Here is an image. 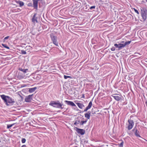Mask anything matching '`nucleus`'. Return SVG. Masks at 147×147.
I'll return each mask as SVG.
<instances>
[{"mask_svg":"<svg viewBox=\"0 0 147 147\" xmlns=\"http://www.w3.org/2000/svg\"><path fill=\"white\" fill-rule=\"evenodd\" d=\"M1 98L4 101L7 105H9L8 103L13 104L15 102L14 99H12L9 96H5V95H1Z\"/></svg>","mask_w":147,"mask_h":147,"instance_id":"nucleus-1","label":"nucleus"},{"mask_svg":"<svg viewBox=\"0 0 147 147\" xmlns=\"http://www.w3.org/2000/svg\"><path fill=\"white\" fill-rule=\"evenodd\" d=\"M49 105L54 107L60 109H62L64 108L62 103H61L59 100L51 101L49 103Z\"/></svg>","mask_w":147,"mask_h":147,"instance_id":"nucleus-2","label":"nucleus"},{"mask_svg":"<svg viewBox=\"0 0 147 147\" xmlns=\"http://www.w3.org/2000/svg\"><path fill=\"white\" fill-rule=\"evenodd\" d=\"M141 16L143 20V21H144L146 19V16L147 15V11L145 8H142L141 9Z\"/></svg>","mask_w":147,"mask_h":147,"instance_id":"nucleus-3","label":"nucleus"},{"mask_svg":"<svg viewBox=\"0 0 147 147\" xmlns=\"http://www.w3.org/2000/svg\"><path fill=\"white\" fill-rule=\"evenodd\" d=\"M50 37L53 43L56 46H58V43L57 40V38L53 34H50Z\"/></svg>","mask_w":147,"mask_h":147,"instance_id":"nucleus-4","label":"nucleus"},{"mask_svg":"<svg viewBox=\"0 0 147 147\" xmlns=\"http://www.w3.org/2000/svg\"><path fill=\"white\" fill-rule=\"evenodd\" d=\"M128 122L129 123V124L127 127V129L128 130H130L133 127L134 122L132 120L130 119L128 120Z\"/></svg>","mask_w":147,"mask_h":147,"instance_id":"nucleus-5","label":"nucleus"},{"mask_svg":"<svg viewBox=\"0 0 147 147\" xmlns=\"http://www.w3.org/2000/svg\"><path fill=\"white\" fill-rule=\"evenodd\" d=\"M75 129L76 130L78 134H80L81 135H83L85 133V131L84 129H79L77 127H75Z\"/></svg>","mask_w":147,"mask_h":147,"instance_id":"nucleus-6","label":"nucleus"},{"mask_svg":"<svg viewBox=\"0 0 147 147\" xmlns=\"http://www.w3.org/2000/svg\"><path fill=\"white\" fill-rule=\"evenodd\" d=\"M33 95V94H32L26 96L25 99V101L28 102H31L32 100V96Z\"/></svg>","mask_w":147,"mask_h":147,"instance_id":"nucleus-7","label":"nucleus"},{"mask_svg":"<svg viewBox=\"0 0 147 147\" xmlns=\"http://www.w3.org/2000/svg\"><path fill=\"white\" fill-rule=\"evenodd\" d=\"M114 46L116 48H118L119 50H120L125 47L123 44L121 43H119L118 44H115L114 45Z\"/></svg>","mask_w":147,"mask_h":147,"instance_id":"nucleus-8","label":"nucleus"},{"mask_svg":"<svg viewBox=\"0 0 147 147\" xmlns=\"http://www.w3.org/2000/svg\"><path fill=\"white\" fill-rule=\"evenodd\" d=\"M112 96L117 101L120 100L121 98V97L118 96L117 94H115L112 95Z\"/></svg>","mask_w":147,"mask_h":147,"instance_id":"nucleus-9","label":"nucleus"},{"mask_svg":"<svg viewBox=\"0 0 147 147\" xmlns=\"http://www.w3.org/2000/svg\"><path fill=\"white\" fill-rule=\"evenodd\" d=\"M65 102L68 105H70L73 107H76V106L75 104L72 101L68 100H65Z\"/></svg>","mask_w":147,"mask_h":147,"instance_id":"nucleus-10","label":"nucleus"},{"mask_svg":"<svg viewBox=\"0 0 147 147\" xmlns=\"http://www.w3.org/2000/svg\"><path fill=\"white\" fill-rule=\"evenodd\" d=\"M38 0H32L33 7L35 9H37L38 8Z\"/></svg>","mask_w":147,"mask_h":147,"instance_id":"nucleus-11","label":"nucleus"},{"mask_svg":"<svg viewBox=\"0 0 147 147\" xmlns=\"http://www.w3.org/2000/svg\"><path fill=\"white\" fill-rule=\"evenodd\" d=\"M92 101L90 102L89 103L88 105L86 107V109H85L84 111V112L86 111L88 109H90L92 105Z\"/></svg>","mask_w":147,"mask_h":147,"instance_id":"nucleus-12","label":"nucleus"},{"mask_svg":"<svg viewBox=\"0 0 147 147\" xmlns=\"http://www.w3.org/2000/svg\"><path fill=\"white\" fill-rule=\"evenodd\" d=\"M37 15V13H35L34 15L33 18L32 19V21L34 23H35V22L37 23L38 21L37 20V18L36 17Z\"/></svg>","mask_w":147,"mask_h":147,"instance_id":"nucleus-13","label":"nucleus"},{"mask_svg":"<svg viewBox=\"0 0 147 147\" xmlns=\"http://www.w3.org/2000/svg\"><path fill=\"white\" fill-rule=\"evenodd\" d=\"M76 104L78 107L81 109H82L84 107V105L82 104L79 103H76Z\"/></svg>","mask_w":147,"mask_h":147,"instance_id":"nucleus-14","label":"nucleus"},{"mask_svg":"<svg viewBox=\"0 0 147 147\" xmlns=\"http://www.w3.org/2000/svg\"><path fill=\"white\" fill-rule=\"evenodd\" d=\"M36 89V87H34L33 88H29V92L30 93H32L34 92Z\"/></svg>","mask_w":147,"mask_h":147,"instance_id":"nucleus-15","label":"nucleus"},{"mask_svg":"<svg viewBox=\"0 0 147 147\" xmlns=\"http://www.w3.org/2000/svg\"><path fill=\"white\" fill-rule=\"evenodd\" d=\"M19 70L23 72L25 74L26 73L27 71L28 70V69H22V68H19Z\"/></svg>","mask_w":147,"mask_h":147,"instance_id":"nucleus-16","label":"nucleus"},{"mask_svg":"<svg viewBox=\"0 0 147 147\" xmlns=\"http://www.w3.org/2000/svg\"><path fill=\"white\" fill-rule=\"evenodd\" d=\"M131 41H126L125 42V43L123 44L125 47L126 46L128 45H129L131 43Z\"/></svg>","mask_w":147,"mask_h":147,"instance_id":"nucleus-17","label":"nucleus"},{"mask_svg":"<svg viewBox=\"0 0 147 147\" xmlns=\"http://www.w3.org/2000/svg\"><path fill=\"white\" fill-rule=\"evenodd\" d=\"M139 131H138L137 129H136V131L135 132V135L137 136V137H140V135H139Z\"/></svg>","mask_w":147,"mask_h":147,"instance_id":"nucleus-18","label":"nucleus"},{"mask_svg":"<svg viewBox=\"0 0 147 147\" xmlns=\"http://www.w3.org/2000/svg\"><path fill=\"white\" fill-rule=\"evenodd\" d=\"M87 119H86L84 121H81L80 123V125H83L84 124L86 123L87 122Z\"/></svg>","mask_w":147,"mask_h":147,"instance_id":"nucleus-19","label":"nucleus"},{"mask_svg":"<svg viewBox=\"0 0 147 147\" xmlns=\"http://www.w3.org/2000/svg\"><path fill=\"white\" fill-rule=\"evenodd\" d=\"M84 115L85 117L88 119H90V115L89 114L86 113Z\"/></svg>","mask_w":147,"mask_h":147,"instance_id":"nucleus-20","label":"nucleus"},{"mask_svg":"<svg viewBox=\"0 0 147 147\" xmlns=\"http://www.w3.org/2000/svg\"><path fill=\"white\" fill-rule=\"evenodd\" d=\"M80 123V120H77L75 121V122L74 123V124L75 125L77 126V124H78Z\"/></svg>","mask_w":147,"mask_h":147,"instance_id":"nucleus-21","label":"nucleus"},{"mask_svg":"<svg viewBox=\"0 0 147 147\" xmlns=\"http://www.w3.org/2000/svg\"><path fill=\"white\" fill-rule=\"evenodd\" d=\"M1 45L4 47L7 48V49H9V47H8L6 45L2 43L1 44Z\"/></svg>","mask_w":147,"mask_h":147,"instance_id":"nucleus-22","label":"nucleus"},{"mask_svg":"<svg viewBox=\"0 0 147 147\" xmlns=\"http://www.w3.org/2000/svg\"><path fill=\"white\" fill-rule=\"evenodd\" d=\"M14 124L13 123V124H10V125H7V129H9L10 127H12Z\"/></svg>","mask_w":147,"mask_h":147,"instance_id":"nucleus-23","label":"nucleus"},{"mask_svg":"<svg viewBox=\"0 0 147 147\" xmlns=\"http://www.w3.org/2000/svg\"><path fill=\"white\" fill-rule=\"evenodd\" d=\"M19 4L20 5V6L21 7L24 5V3L23 2L21 1Z\"/></svg>","mask_w":147,"mask_h":147,"instance_id":"nucleus-24","label":"nucleus"},{"mask_svg":"<svg viewBox=\"0 0 147 147\" xmlns=\"http://www.w3.org/2000/svg\"><path fill=\"white\" fill-rule=\"evenodd\" d=\"M21 54H22L25 55L26 54V51L24 50H22L21 51Z\"/></svg>","mask_w":147,"mask_h":147,"instance_id":"nucleus-25","label":"nucleus"},{"mask_svg":"<svg viewBox=\"0 0 147 147\" xmlns=\"http://www.w3.org/2000/svg\"><path fill=\"white\" fill-rule=\"evenodd\" d=\"M123 142L122 141L119 145V147H123Z\"/></svg>","mask_w":147,"mask_h":147,"instance_id":"nucleus-26","label":"nucleus"},{"mask_svg":"<svg viewBox=\"0 0 147 147\" xmlns=\"http://www.w3.org/2000/svg\"><path fill=\"white\" fill-rule=\"evenodd\" d=\"M71 78V77H70V76H65V75H64V78L65 79H67V78Z\"/></svg>","mask_w":147,"mask_h":147,"instance_id":"nucleus-27","label":"nucleus"},{"mask_svg":"<svg viewBox=\"0 0 147 147\" xmlns=\"http://www.w3.org/2000/svg\"><path fill=\"white\" fill-rule=\"evenodd\" d=\"M26 140L25 138H22V143H25V142H26Z\"/></svg>","mask_w":147,"mask_h":147,"instance_id":"nucleus-28","label":"nucleus"},{"mask_svg":"<svg viewBox=\"0 0 147 147\" xmlns=\"http://www.w3.org/2000/svg\"><path fill=\"white\" fill-rule=\"evenodd\" d=\"M9 36H7L5 37L3 39V42H5V40L9 38Z\"/></svg>","mask_w":147,"mask_h":147,"instance_id":"nucleus-29","label":"nucleus"},{"mask_svg":"<svg viewBox=\"0 0 147 147\" xmlns=\"http://www.w3.org/2000/svg\"><path fill=\"white\" fill-rule=\"evenodd\" d=\"M134 11L136 12L137 14H139V12L138 11V10H137L136 9H135V8H134Z\"/></svg>","mask_w":147,"mask_h":147,"instance_id":"nucleus-30","label":"nucleus"},{"mask_svg":"<svg viewBox=\"0 0 147 147\" xmlns=\"http://www.w3.org/2000/svg\"><path fill=\"white\" fill-rule=\"evenodd\" d=\"M115 48L114 47H113L111 48V51H114L115 50Z\"/></svg>","mask_w":147,"mask_h":147,"instance_id":"nucleus-31","label":"nucleus"},{"mask_svg":"<svg viewBox=\"0 0 147 147\" xmlns=\"http://www.w3.org/2000/svg\"><path fill=\"white\" fill-rule=\"evenodd\" d=\"M95 6H91L90 7V9H94L95 8Z\"/></svg>","mask_w":147,"mask_h":147,"instance_id":"nucleus-32","label":"nucleus"},{"mask_svg":"<svg viewBox=\"0 0 147 147\" xmlns=\"http://www.w3.org/2000/svg\"><path fill=\"white\" fill-rule=\"evenodd\" d=\"M28 6H32V3H30L28 4Z\"/></svg>","mask_w":147,"mask_h":147,"instance_id":"nucleus-33","label":"nucleus"},{"mask_svg":"<svg viewBox=\"0 0 147 147\" xmlns=\"http://www.w3.org/2000/svg\"><path fill=\"white\" fill-rule=\"evenodd\" d=\"M15 1L18 4H19L20 2L21 1H17V0H15Z\"/></svg>","mask_w":147,"mask_h":147,"instance_id":"nucleus-34","label":"nucleus"},{"mask_svg":"<svg viewBox=\"0 0 147 147\" xmlns=\"http://www.w3.org/2000/svg\"><path fill=\"white\" fill-rule=\"evenodd\" d=\"M86 113L87 114H89V115H90V114H91V112L90 111H88V112L87 113Z\"/></svg>","mask_w":147,"mask_h":147,"instance_id":"nucleus-35","label":"nucleus"},{"mask_svg":"<svg viewBox=\"0 0 147 147\" xmlns=\"http://www.w3.org/2000/svg\"><path fill=\"white\" fill-rule=\"evenodd\" d=\"M21 147H26V145H22Z\"/></svg>","mask_w":147,"mask_h":147,"instance_id":"nucleus-36","label":"nucleus"},{"mask_svg":"<svg viewBox=\"0 0 147 147\" xmlns=\"http://www.w3.org/2000/svg\"><path fill=\"white\" fill-rule=\"evenodd\" d=\"M121 42V43H125V42H124V41H122V42Z\"/></svg>","mask_w":147,"mask_h":147,"instance_id":"nucleus-37","label":"nucleus"},{"mask_svg":"<svg viewBox=\"0 0 147 147\" xmlns=\"http://www.w3.org/2000/svg\"><path fill=\"white\" fill-rule=\"evenodd\" d=\"M146 106L147 107V101L146 102Z\"/></svg>","mask_w":147,"mask_h":147,"instance_id":"nucleus-38","label":"nucleus"},{"mask_svg":"<svg viewBox=\"0 0 147 147\" xmlns=\"http://www.w3.org/2000/svg\"><path fill=\"white\" fill-rule=\"evenodd\" d=\"M83 97H84V95H83Z\"/></svg>","mask_w":147,"mask_h":147,"instance_id":"nucleus-39","label":"nucleus"},{"mask_svg":"<svg viewBox=\"0 0 147 147\" xmlns=\"http://www.w3.org/2000/svg\"><path fill=\"white\" fill-rule=\"evenodd\" d=\"M146 2H147V0H146Z\"/></svg>","mask_w":147,"mask_h":147,"instance_id":"nucleus-40","label":"nucleus"}]
</instances>
